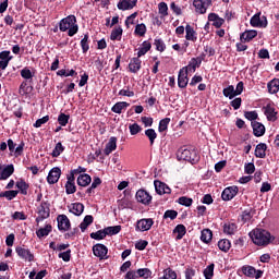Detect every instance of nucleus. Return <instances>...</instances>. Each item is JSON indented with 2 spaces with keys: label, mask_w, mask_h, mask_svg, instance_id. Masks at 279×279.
<instances>
[{
  "label": "nucleus",
  "mask_w": 279,
  "mask_h": 279,
  "mask_svg": "<svg viewBox=\"0 0 279 279\" xmlns=\"http://www.w3.org/2000/svg\"><path fill=\"white\" fill-rule=\"evenodd\" d=\"M59 258H62L64 263H69V260H71V250L60 253Z\"/></svg>",
  "instance_id": "nucleus-64"
},
{
  "label": "nucleus",
  "mask_w": 279,
  "mask_h": 279,
  "mask_svg": "<svg viewBox=\"0 0 279 279\" xmlns=\"http://www.w3.org/2000/svg\"><path fill=\"white\" fill-rule=\"evenodd\" d=\"M106 236H108L106 229L90 233V239H95L96 241H101L102 239H106Z\"/></svg>",
  "instance_id": "nucleus-39"
},
{
  "label": "nucleus",
  "mask_w": 279,
  "mask_h": 279,
  "mask_svg": "<svg viewBox=\"0 0 279 279\" xmlns=\"http://www.w3.org/2000/svg\"><path fill=\"white\" fill-rule=\"evenodd\" d=\"M201 241L203 243H210L213 241V231L210 229H204L201 233Z\"/></svg>",
  "instance_id": "nucleus-31"
},
{
  "label": "nucleus",
  "mask_w": 279,
  "mask_h": 279,
  "mask_svg": "<svg viewBox=\"0 0 279 279\" xmlns=\"http://www.w3.org/2000/svg\"><path fill=\"white\" fill-rule=\"evenodd\" d=\"M155 190L158 195H169V193H171V187L160 181H155Z\"/></svg>",
  "instance_id": "nucleus-16"
},
{
  "label": "nucleus",
  "mask_w": 279,
  "mask_h": 279,
  "mask_svg": "<svg viewBox=\"0 0 279 279\" xmlns=\"http://www.w3.org/2000/svg\"><path fill=\"white\" fill-rule=\"evenodd\" d=\"M21 76L24 80H32V77H34V73L32 72V70H29V68H24L21 70Z\"/></svg>",
  "instance_id": "nucleus-54"
},
{
  "label": "nucleus",
  "mask_w": 279,
  "mask_h": 279,
  "mask_svg": "<svg viewBox=\"0 0 279 279\" xmlns=\"http://www.w3.org/2000/svg\"><path fill=\"white\" fill-rule=\"evenodd\" d=\"M256 36H258V32L252 29V31H246V32L242 33L240 38H241V40H244L245 43H250V40H254V38H256Z\"/></svg>",
  "instance_id": "nucleus-24"
},
{
  "label": "nucleus",
  "mask_w": 279,
  "mask_h": 279,
  "mask_svg": "<svg viewBox=\"0 0 279 279\" xmlns=\"http://www.w3.org/2000/svg\"><path fill=\"white\" fill-rule=\"evenodd\" d=\"M136 16H138V13L134 12L130 16L126 17V20H125L126 27L134 25V21L136 20Z\"/></svg>",
  "instance_id": "nucleus-61"
},
{
  "label": "nucleus",
  "mask_w": 279,
  "mask_h": 279,
  "mask_svg": "<svg viewBox=\"0 0 279 279\" xmlns=\"http://www.w3.org/2000/svg\"><path fill=\"white\" fill-rule=\"evenodd\" d=\"M178 203L181 206H186V207L193 206V198H190V197H186V196H181V197H179Z\"/></svg>",
  "instance_id": "nucleus-49"
},
{
  "label": "nucleus",
  "mask_w": 279,
  "mask_h": 279,
  "mask_svg": "<svg viewBox=\"0 0 279 279\" xmlns=\"http://www.w3.org/2000/svg\"><path fill=\"white\" fill-rule=\"evenodd\" d=\"M154 45H155L157 51L162 52L166 49L165 41H162V39H155Z\"/></svg>",
  "instance_id": "nucleus-62"
},
{
  "label": "nucleus",
  "mask_w": 279,
  "mask_h": 279,
  "mask_svg": "<svg viewBox=\"0 0 279 279\" xmlns=\"http://www.w3.org/2000/svg\"><path fill=\"white\" fill-rule=\"evenodd\" d=\"M223 232L225 234H234V232H236V225H234L233 222L225 223Z\"/></svg>",
  "instance_id": "nucleus-40"
},
{
  "label": "nucleus",
  "mask_w": 279,
  "mask_h": 279,
  "mask_svg": "<svg viewBox=\"0 0 279 279\" xmlns=\"http://www.w3.org/2000/svg\"><path fill=\"white\" fill-rule=\"evenodd\" d=\"M251 25L252 27H267V17H260V13H256L253 17H251Z\"/></svg>",
  "instance_id": "nucleus-11"
},
{
  "label": "nucleus",
  "mask_w": 279,
  "mask_h": 279,
  "mask_svg": "<svg viewBox=\"0 0 279 279\" xmlns=\"http://www.w3.org/2000/svg\"><path fill=\"white\" fill-rule=\"evenodd\" d=\"M49 232H51V225H46L45 228H40L36 231L38 239H43V236H49Z\"/></svg>",
  "instance_id": "nucleus-37"
},
{
  "label": "nucleus",
  "mask_w": 279,
  "mask_h": 279,
  "mask_svg": "<svg viewBox=\"0 0 279 279\" xmlns=\"http://www.w3.org/2000/svg\"><path fill=\"white\" fill-rule=\"evenodd\" d=\"M75 191H76L75 183L66 182L65 193L68 195H73V193H75Z\"/></svg>",
  "instance_id": "nucleus-60"
},
{
  "label": "nucleus",
  "mask_w": 279,
  "mask_h": 279,
  "mask_svg": "<svg viewBox=\"0 0 279 279\" xmlns=\"http://www.w3.org/2000/svg\"><path fill=\"white\" fill-rule=\"evenodd\" d=\"M158 10L161 19H165V16H169V7L165 2H160L158 4Z\"/></svg>",
  "instance_id": "nucleus-41"
},
{
  "label": "nucleus",
  "mask_w": 279,
  "mask_h": 279,
  "mask_svg": "<svg viewBox=\"0 0 279 279\" xmlns=\"http://www.w3.org/2000/svg\"><path fill=\"white\" fill-rule=\"evenodd\" d=\"M62 151H64V146H62V143H57L56 147L52 150V158H58V156H60V154H62Z\"/></svg>",
  "instance_id": "nucleus-47"
},
{
  "label": "nucleus",
  "mask_w": 279,
  "mask_h": 279,
  "mask_svg": "<svg viewBox=\"0 0 279 279\" xmlns=\"http://www.w3.org/2000/svg\"><path fill=\"white\" fill-rule=\"evenodd\" d=\"M151 226H154V219L144 218L137 221L136 230L140 232H147L148 230H151Z\"/></svg>",
  "instance_id": "nucleus-6"
},
{
  "label": "nucleus",
  "mask_w": 279,
  "mask_h": 279,
  "mask_svg": "<svg viewBox=\"0 0 279 279\" xmlns=\"http://www.w3.org/2000/svg\"><path fill=\"white\" fill-rule=\"evenodd\" d=\"M268 92L270 95H276L279 92V80L274 78L268 83Z\"/></svg>",
  "instance_id": "nucleus-29"
},
{
  "label": "nucleus",
  "mask_w": 279,
  "mask_h": 279,
  "mask_svg": "<svg viewBox=\"0 0 279 279\" xmlns=\"http://www.w3.org/2000/svg\"><path fill=\"white\" fill-rule=\"evenodd\" d=\"M242 272L244 276H247V278H262L263 277V271L262 270H256V268L252 266H244L242 267Z\"/></svg>",
  "instance_id": "nucleus-10"
},
{
  "label": "nucleus",
  "mask_w": 279,
  "mask_h": 279,
  "mask_svg": "<svg viewBox=\"0 0 279 279\" xmlns=\"http://www.w3.org/2000/svg\"><path fill=\"white\" fill-rule=\"evenodd\" d=\"M131 136H136L143 130L138 123H133L129 125Z\"/></svg>",
  "instance_id": "nucleus-51"
},
{
  "label": "nucleus",
  "mask_w": 279,
  "mask_h": 279,
  "mask_svg": "<svg viewBox=\"0 0 279 279\" xmlns=\"http://www.w3.org/2000/svg\"><path fill=\"white\" fill-rule=\"evenodd\" d=\"M245 119L248 121H256L258 119V113L256 111H246L244 113Z\"/></svg>",
  "instance_id": "nucleus-58"
},
{
  "label": "nucleus",
  "mask_w": 279,
  "mask_h": 279,
  "mask_svg": "<svg viewBox=\"0 0 279 279\" xmlns=\"http://www.w3.org/2000/svg\"><path fill=\"white\" fill-rule=\"evenodd\" d=\"M150 49H151V43L144 41L138 49L137 58H142V56H145V53H147V51H149Z\"/></svg>",
  "instance_id": "nucleus-32"
},
{
  "label": "nucleus",
  "mask_w": 279,
  "mask_h": 279,
  "mask_svg": "<svg viewBox=\"0 0 279 279\" xmlns=\"http://www.w3.org/2000/svg\"><path fill=\"white\" fill-rule=\"evenodd\" d=\"M58 221V229L62 232H66L71 228V220H69V217L66 215H59L57 217Z\"/></svg>",
  "instance_id": "nucleus-7"
},
{
  "label": "nucleus",
  "mask_w": 279,
  "mask_h": 279,
  "mask_svg": "<svg viewBox=\"0 0 279 279\" xmlns=\"http://www.w3.org/2000/svg\"><path fill=\"white\" fill-rule=\"evenodd\" d=\"M14 173V165H8L0 170V180H8Z\"/></svg>",
  "instance_id": "nucleus-22"
},
{
  "label": "nucleus",
  "mask_w": 279,
  "mask_h": 279,
  "mask_svg": "<svg viewBox=\"0 0 279 279\" xmlns=\"http://www.w3.org/2000/svg\"><path fill=\"white\" fill-rule=\"evenodd\" d=\"M239 193V187L236 185L226 187L222 191L221 198L223 202H230V199H234L236 197V194Z\"/></svg>",
  "instance_id": "nucleus-4"
},
{
  "label": "nucleus",
  "mask_w": 279,
  "mask_h": 279,
  "mask_svg": "<svg viewBox=\"0 0 279 279\" xmlns=\"http://www.w3.org/2000/svg\"><path fill=\"white\" fill-rule=\"evenodd\" d=\"M49 121V116H46L44 118L38 119L35 123H34V128H41L43 125H45V123H47Z\"/></svg>",
  "instance_id": "nucleus-63"
},
{
  "label": "nucleus",
  "mask_w": 279,
  "mask_h": 279,
  "mask_svg": "<svg viewBox=\"0 0 279 279\" xmlns=\"http://www.w3.org/2000/svg\"><path fill=\"white\" fill-rule=\"evenodd\" d=\"M60 175H62V170L58 167L52 168L47 177L48 184H56L60 180Z\"/></svg>",
  "instance_id": "nucleus-13"
},
{
  "label": "nucleus",
  "mask_w": 279,
  "mask_h": 279,
  "mask_svg": "<svg viewBox=\"0 0 279 279\" xmlns=\"http://www.w3.org/2000/svg\"><path fill=\"white\" fill-rule=\"evenodd\" d=\"M177 218H178V213L173 209H168L163 214V219H171V221H173V219H177Z\"/></svg>",
  "instance_id": "nucleus-55"
},
{
  "label": "nucleus",
  "mask_w": 279,
  "mask_h": 279,
  "mask_svg": "<svg viewBox=\"0 0 279 279\" xmlns=\"http://www.w3.org/2000/svg\"><path fill=\"white\" fill-rule=\"evenodd\" d=\"M49 217V205L41 203L38 207V217L36 218L37 223Z\"/></svg>",
  "instance_id": "nucleus-14"
},
{
  "label": "nucleus",
  "mask_w": 279,
  "mask_h": 279,
  "mask_svg": "<svg viewBox=\"0 0 279 279\" xmlns=\"http://www.w3.org/2000/svg\"><path fill=\"white\" fill-rule=\"evenodd\" d=\"M121 36H123V28L121 26H116L110 35L111 40H120Z\"/></svg>",
  "instance_id": "nucleus-34"
},
{
  "label": "nucleus",
  "mask_w": 279,
  "mask_h": 279,
  "mask_svg": "<svg viewBox=\"0 0 279 279\" xmlns=\"http://www.w3.org/2000/svg\"><path fill=\"white\" fill-rule=\"evenodd\" d=\"M90 223H93V216L92 215L85 216L84 220L80 225L82 232H86V228H88Z\"/></svg>",
  "instance_id": "nucleus-38"
},
{
  "label": "nucleus",
  "mask_w": 279,
  "mask_h": 279,
  "mask_svg": "<svg viewBox=\"0 0 279 279\" xmlns=\"http://www.w3.org/2000/svg\"><path fill=\"white\" fill-rule=\"evenodd\" d=\"M135 198L140 204H144V206L151 204V195L145 190H138L135 194Z\"/></svg>",
  "instance_id": "nucleus-5"
},
{
  "label": "nucleus",
  "mask_w": 279,
  "mask_h": 279,
  "mask_svg": "<svg viewBox=\"0 0 279 279\" xmlns=\"http://www.w3.org/2000/svg\"><path fill=\"white\" fill-rule=\"evenodd\" d=\"M16 195H19V191H5L0 193V197H7V199H9V202H11V199H14V197H16Z\"/></svg>",
  "instance_id": "nucleus-44"
},
{
  "label": "nucleus",
  "mask_w": 279,
  "mask_h": 279,
  "mask_svg": "<svg viewBox=\"0 0 279 279\" xmlns=\"http://www.w3.org/2000/svg\"><path fill=\"white\" fill-rule=\"evenodd\" d=\"M185 38L187 40H191L192 43H195L197 40V33H195V29L191 25L185 26Z\"/></svg>",
  "instance_id": "nucleus-26"
},
{
  "label": "nucleus",
  "mask_w": 279,
  "mask_h": 279,
  "mask_svg": "<svg viewBox=\"0 0 279 279\" xmlns=\"http://www.w3.org/2000/svg\"><path fill=\"white\" fill-rule=\"evenodd\" d=\"M69 119H71L69 114L60 113L58 117V123L61 124L62 128H64L66 123H69Z\"/></svg>",
  "instance_id": "nucleus-53"
},
{
  "label": "nucleus",
  "mask_w": 279,
  "mask_h": 279,
  "mask_svg": "<svg viewBox=\"0 0 279 279\" xmlns=\"http://www.w3.org/2000/svg\"><path fill=\"white\" fill-rule=\"evenodd\" d=\"M173 233L177 234L178 240L183 239L184 234H186V227H184V225H178Z\"/></svg>",
  "instance_id": "nucleus-36"
},
{
  "label": "nucleus",
  "mask_w": 279,
  "mask_h": 279,
  "mask_svg": "<svg viewBox=\"0 0 279 279\" xmlns=\"http://www.w3.org/2000/svg\"><path fill=\"white\" fill-rule=\"evenodd\" d=\"M135 34L136 36H145L147 34V26L145 24H137L135 26Z\"/></svg>",
  "instance_id": "nucleus-48"
},
{
  "label": "nucleus",
  "mask_w": 279,
  "mask_h": 279,
  "mask_svg": "<svg viewBox=\"0 0 279 279\" xmlns=\"http://www.w3.org/2000/svg\"><path fill=\"white\" fill-rule=\"evenodd\" d=\"M81 47L83 50V53H86L90 47L88 46V35H84V38L81 40Z\"/></svg>",
  "instance_id": "nucleus-59"
},
{
  "label": "nucleus",
  "mask_w": 279,
  "mask_h": 279,
  "mask_svg": "<svg viewBox=\"0 0 279 279\" xmlns=\"http://www.w3.org/2000/svg\"><path fill=\"white\" fill-rule=\"evenodd\" d=\"M208 20L213 22L214 27H221V25H223V23H226V20H223L222 17H219V15H217L216 13H210L208 15Z\"/></svg>",
  "instance_id": "nucleus-23"
},
{
  "label": "nucleus",
  "mask_w": 279,
  "mask_h": 279,
  "mask_svg": "<svg viewBox=\"0 0 279 279\" xmlns=\"http://www.w3.org/2000/svg\"><path fill=\"white\" fill-rule=\"evenodd\" d=\"M177 158L178 160H186L187 162H197V160H199L197 151L184 147H181L177 151Z\"/></svg>",
  "instance_id": "nucleus-3"
},
{
  "label": "nucleus",
  "mask_w": 279,
  "mask_h": 279,
  "mask_svg": "<svg viewBox=\"0 0 279 279\" xmlns=\"http://www.w3.org/2000/svg\"><path fill=\"white\" fill-rule=\"evenodd\" d=\"M169 123H171L170 118H165L159 122V132H166L167 128H169Z\"/></svg>",
  "instance_id": "nucleus-50"
},
{
  "label": "nucleus",
  "mask_w": 279,
  "mask_h": 279,
  "mask_svg": "<svg viewBox=\"0 0 279 279\" xmlns=\"http://www.w3.org/2000/svg\"><path fill=\"white\" fill-rule=\"evenodd\" d=\"M16 187L21 190L22 195H27V183L25 181L21 180L16 182Z\"/></svg>",
  "instance_id": "nucleus-56"
},
{
  "label": "nucleus",
  "mask_w": 279,
  "mask_h": 279,
  "mask_svg": "<svg viewBox=\"0 0 279 279\" xmlns=\"http://www.w3.org/2000/svg\"><path fill=\"white\" fill-rule=\"evenodd\" d=\"M143 61H141L140 57L132 58L129 63V71L131 73H137L141 71V64Z\"/></svg>",
  "instance_id": "nucleus-20"
},
{
  "label": "nucleus",
  "mask_w": 279,
  "mask_h": 279,
  "mask_svg": "<svg viewBox=\"0 0 279 279\" xmlns=\"http://www.w3.org/2000/svg\"><path fill=\"white\" fill-rule=\"evenodd\" d=\"M162 279H178V275L175 274V271L168 268L163 271Z\"/></svg>",
  "instance_id": "nucleus-57"
},
{
  "label": "nucleus",
  "mask_w": 279,
  "mask_h": 279,
  "mask_svg": "<svg viewBox=\"0 0 279 279\" xmlns=\"http://www.w3.org/2000/svg\"><path fill=\"white\" fill-rule=\"evenodd\" d=\"M255 245H269L271 243V234L264 229H254L248 233Z\"/></svg>",
  "instance_id": "nucleus-1"
},
{
  "label": "nucleus",
  "mask_w": 279,
  "mask_h": 279,
  "mask_svg": "<svg viewBox=\"0 0 279 279\" xmlns=\"http://www.w3.org/2000/svg\"><path fill=\"white\" fill-rule=\"evenodd\" d=\"M77 19L75 15H69L65 19H62L59 23V29L60 32H68L69 36H75L77 34Z\"/></svg>",
  "instance_id": "nucleus-2"
},
{
  "label": "nucleus",
  "mask_w": 279,
  "mask_h": 279,
  "mask_svg": "<svg viewBox=\"0 0 279 279\" xmlns=\"http://www.w3.org/2000/svg\"><path fill=\"white\" fill-rule=\"evenodd\" d=\"M267 151V144H258L255 148L256 158H265Z\"/></svg>",
  "instance_id": "nucleus-28"
},
{
  "label": "nucleus",
  "mask_w": 279,
  "mask_h": 279,
  "mask_svg": "<svg viewBox=\"0 0 279 279\" xmlns=\"http://www.w3.org/2000/svg\"><path fill=\"white\" fill-rule=\"evenodd\" d=\"M202 66V59L201 58H192L189 64L183 68L187 73H195L196 69Z\"/></svg>",
  "instance_id": "nucleus-15"
},
{
  "label": "nucleus",
  "mask_w": 279,
  "mask_h": 279,
  "mask_svg": "<svg viewBox=\"0 0 279 279\" xmlns=\"http://www.w3.org/2000/svg\"><path fill=\"white\" fill-rule=\"evenodd\" d=\"M105 230L107 235L119 234V232H121V226L107 227Z\"/></svg>",
  "instance_id": "nucleus-52"
},
{
  "label": "nucleus",
  "mask_w": 279,
  "mask_h": 279,
  "mask_svg": "<svg viewBox=\"0 0 279 279\" xmlns=\"http://www.w3.org/2000/svg\"><path fill=\"white\" fill-rule=\"evenodd\" d=\"M189 72L183 68L179 72L178 84L179 88H186L189 85Z\"/></svg>",
  "instance_id": "nucleus-17"
},
{
  "label": "nucleus",
  "mask_w": 279,
  "mask_h": 279,
  "mask_svg": "<svg viewBox=\"0 0 279 279\" xmlns=\"http://www.w3.org/2000/svg\"><path fill=\"white\" fill-rule=\"evenodd\" d=\"M264 114L269 121H278V112H276V107L271 104L264 107Z\"/></svg>",
  "instance_id": "nucleus-12"
},
{
  "label": "nucleus",
  "mask_w": 279,
  "mask_h": 279,
  "mask_svg": "<svg viewBox=\"0 0 279 279\" xmlns=\"http://www.w3.org/2000/svg\"><path fill=\"white\" fill-rule=\"evenodd\" d=\"M138 0H120L117 4L118 10L125 12L128 10H134Z\"/></svg>",
  "instance_id": "nucleus-8"
},
{
  "label": "nucleus",
  "mask_w": 279,
  "mask_h": 279,
  "mask_svg": "<svg viewBox=\"0 0 279 279\" xmlns=\"http://www.w3.org/2000/svg\"><path fill=\"white\" fill-rule=\"evenodd\" d=\"M218 247L221 250V252H229L232 244L230 243V240L222 239L218 242Z\"/></svg>",
  "instance_id": "nucleus-35"
},
{
  "label": "nucleus",
  "mask_w": 279,
  "mask_h": 279,
  "mask_svg": "<svg viewBox=\"0 0 279 279\" xmlns=\"http://www.w3.org/2000/svg\"><path fill=\"white\" fill-rule=\"evenodd\" d=\"M204 276L206 279H213L215 276V264H211L205 268Z\"/></svg>",
  "instance_id": "nucleus-42"
},
{
  "label": "nucleus",
  "mask_w": 279,
  "mask_h": 279,
  "mask_svg": "<svg viewBox=\"0 0 279 279\" xmlns=\"http://www.w3.org/2000/svg\"><path fill=\"white\" fill-rule=\"evenodd\" d=\"M193 5L198 14H206V3L202 0H194Z\"/></svg>",
  "instance_id": "nucleus-30"
},
{
  "label": "nucleus",
  "mask_w": 279,
  "mask_h": 279,
  "mask_svg": "<svg viewBox=\"0 0 279 279\" xmlns=\"http://www.w3.org/2000/svg\"><path fill=\"white\" fill-rule=\"evenodd\" d=\"M253 134L255 136H263L265 134V125L258 121L252 122Z\"/></svg>",
  "instance_id": "nucleus-21"
},
{
  "label": "nucleus",
  "mask_w": 279,
  "mask_h": 279,
  "mask_svg": "<svg viewBox=\"0 0 279 279\" xmlns=\"http://www.w3.org/2000/svg\"><path fill=\"white\" fill-rule=\"evenodd\" d=\"M130 106V104H128L126 101H120L117 102L112 108V112H114L116 114H121L123 112V110H126L128 107Z\"/></svg>",
  "instance_id": "nucleus-27"
},
{
  "label": "nucleus",
  "mask_w": 279,
  "mask_h": 279,
  "mask_svg": "<svg viewBox=\"0 0 279 279\" xmlns=\"http://www.w3.org/2000/svg\"><path fill=\"white\" fill-rule=\"evenodd\" d=\"M93 252L98 258H104L108 255V247H106L104 244H96L93 247Z\"/></svg>",
  "instance_id": "nucleus-19"
},
{
  "label": "nucleus",
  "mask_w": 279,
  "mask_h": 279,
  "mask_svg": "<svg viewBox=\"0 0 279 279\" xmlns=\"http://www.w3.org/2000/svg\"><path fill=\"white\" fill-rule=\"evenodd\" d=\"M69 213L80 217L84 213V204L82 203H72L68 206Z\"/></svg>",
  "instance_id": "nucleus-18"
},
{
  "label": "nucleus",
  "mask_w": 279,
  "mask_h": 279,
  "mask_svg": "<svg viewBox=\"0 0 279 279\" xmlns=\"http://www.w3.org/2000/svg\"><path fill=\"white\" fill-rule=\"evenodd\" d=\"M145 134L147 138H149L150 145H154V142L158 137V134H156V131L154 129H148L145 131Z\"/></svg>",
  "instance_id": "nucleus-46"
},
{
  "label": "nucleus",
  "mask_w": 279,
  "mask_h": 279,
  "mask_svg": "<svg viewBox=\"0 0 279 279\" xmlns=\"http://www.w3.org/2000/svg\"><path fill=\"white\" fill-rule=\"evenodd\" d=\"M15 252L20 258H23V260H28V263H32L34 260V254L29 251V248H25L23 246H17L15 248Z\"/></svg>",
  "instance_id": "nucleus-9"
},
{
  "label": "nucleus",
  "mask_w": 279,
  "mask_h": 279,
  "mask_svg": "<svg viewBox=\"0 0 279 279\" xmlns=\"http://www.w3.org/2000/svg\"><path fill=\"white\" fill-rule=\"evenodd\" d=\"M225 97H229L230 99H234L236 97V94L234 92V86L230 85L223 89Z\"/></svg>",
  "instance_id": "nucleus-45"
},
{
  "label": "nucleus",
  "mask_w": 279,
  "mask_h": 279,
  "mask_svg": "<svg viewBox=\"0 0 279 279\" xmlns=\"http://www.w3.org/2000/svg\"><path fill=\"white\" fill-rule=\"evenodd\" d=\"M114 149H117V137H110L104 150L105 155L110 156V153L114 151Z\"/></svg>",
  "instance_id": "nucleus-25"
},
{
  "label": "nucleus",
  "mask_w": 279,
  "mask_h": 279,
  "mask_svg": "<svg viewBox=\"0 0 279 279\" xmlns=\"http://www.w3.org/2000/svg\"><path fill=\"white\" fill-rule=\"evenodd\" d=\"M137 274V278H149L151 276V270H149V268H140L136 271Z\"/></svg>",
  "instance_id": "nucleus-43"
},
{
  "label": "nucleus",
  "mask_w": 279,
  "mask_h": 279,
  "mask_svg": "<svg viewBox=\"0 0 279 279\" xmlns=\"http://www.w3.org/2000/svg\"><path fill=\"white\" fill-rule=\"evenodd\" d=\"M92 179L90 175L88 174H81L77 178V184L78 186H88V184H90Z\"/></svg>",
  "instance_id": "nucleus-33"
}]
</instances>
